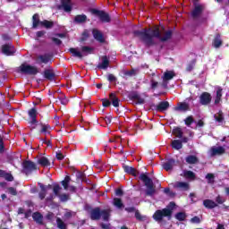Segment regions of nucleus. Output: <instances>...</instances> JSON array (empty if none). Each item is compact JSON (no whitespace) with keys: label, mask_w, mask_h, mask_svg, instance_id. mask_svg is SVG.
Here are the masks:
<instances>
[{"label":"nucleus","mask_w":229,"mask_h":229,"mask_svg":"<svg viewBox=\"0 0 229 229\" xmlns=\"http://www.w3.org/2000/svg\"><path fill=\"white\" fill-rule=\"evenodd\" d=\"M165 30L163 26L155 27L154 29H149L148 30H143L141 31H136L135 35H139V37H140V38H142L149 46L150 44H153V37L160 38V40L163 42L169 40V38H171L172 32L171 30H167L164 34Z\"/></svg>","instance_id":"obj_1"},{"label":"nucleus","mask_w":229,"mask_h":229,"mask_svg":"<svg viewBox=\"0 0 229 229\" xmlns=\"http://www.w3.org/2000/svg\"><path fill=\"white\" fill-rule=\"evenodd\" d=\"M174 202H170L167 208H164L163 210H157L154 214L153 217L155 221H162V217H171V214L173 212V208H174Z\"/></svg>","instance_id":"obj_2"},{"label":"nucleus","mask_w":229,"mask_h":229,"mask_svg":"<svg viewBox=\"0 0 229 229\" xmlns=\"http://www.w3.org/2000/svg\"><path fill=\"white\" fill-rule=\"evenodd\" d=\"M94 51V48L90 47H82L80 48H71L70 53L73 55V56H76L77 58H83V56H87L89 55H92V52Z\"/></svg>","instance_id":"obj_3"},{"label":"nucleus","mask_w":229,"mask_h":229,"mask_svg":"<svg viewBox=\"0 0 229 229\" xmlns=\"http://www.w3.org/2000/svg\"><path fill=\"white\" fill-rule=\"evenodd\" d=\"M140 179L145 183L147 187V196H153L155 194V188L153 187V181L148 177L146 174H142Z\"/></svg>","instance_id":"obj_4"},{"label":"nucleus","mask_w":229,"mask_h":229,"mask_svg":"<svg viewBox=\"0 0 229 229\" xmlns=\"http://www.w3.org/2000/svg\"><path fill=\"white\" fill-rule=\"evenodd\" d=\"M103 217L104 221H108V212L106 211H99V208H95L91 211V219L96 220V219H99V217Z\"/></svg>","instance_id":"obj_5"},{"label":"nucleus","mask_w":229,"mask_h":229,"mask_svg":"<svg viewBox=\"0 0 229 229\" xmlns=\"http://www.w3.org/2000/svg\"><path fill=\"white\" fill-rule=\"evenodd\" d=\"M20 70L24 74H37V72H38V69L37 67L30 64H21Z\"/></svg>","instance_id":"obj_6"},{"label":"nucleus","mask_w":229,"mask_h":229,"mask_svg":"<svg viewBox=\"0 0 229 229\" xmlns=\"http://www.w3.org/2000/svg\"><path fill=\"white\" fill-rule=\"evenodd\" d=\"M71 183V177L67 175L64 181H62V185L64 191H70V192H74L76 191V187L72 185H69Z\"/></svg>","instance_id":"obj_7"},{"label":"nucleus","mask_w":229,"mask_h":229,"mask_svg":"<svg viewBox=\"0 0 229 229\" xmlns=\"http://www.w3.org/2000/svg\"><path fill=\"white\" fill-rule=\"evenodd\" d=\"M225 151H226V148L225 147H212L208 153L210 157H216L217 155H223L225 154Z\"/></svg>","instance_id":"obj_8"},{"label":"nucleus","mask_w":229,"mask_h":229,"mask_svg":"<svg viewBox=\"0 0 229 229\" xmlns=\"http://www.w3.org/2000/svg\"><path fill=\"white\" fill-rule=\"evenodd\" d=\"M2 53L6 56H12L15 53V47L12 44H5L2 47Z\"/></svg>","instance_id":"obj_9"},{"label":"nucleus","mask_w":229,"mask_h":229,"mask_svg":"<svg viewBox=\"0 0 229 229\" xmlns=\"http://www.w3.org/2000/svg\"><path fill=\"white\" fill-rule=\"evenodd\" d=\"M29 117L30 119L31 128H35V126H37V109L36 108H32L29 111Z\"/></svg>","instance_id":"obj_10"},{"label":"nucleus","mask_w":229,"mask_h":229,"mask_svg":"<svg viewBox=\"0 0 229 229\" xmlns=\"http://www.w3.org/2000/svg\"><path fill=\"white\" fill-rule=\"evenodd\" d=\"M212 101V96L209 93L204 92L200 95L201 105H208Z\"/></svg>","instance_id":"obj_11"},{"label":"nucleus","mask_w":229,"mask_h":229,"mask_svg":"<svg viewBox=\"0 0 229 229\" xmlns=\"http://www.w3.org/2000/svg\"><path fill=\"white\" fill-rule=\"evenodd\" d=\"M23 169L26 174L30 173V171H35L37 169V165L33 164L31 161H25L23 163Z\"/></svg>","instance_id":"obj_12"},{"label":"nucleus","mask_w":229,"mask_h":229,"mask_svg":"<svg viewBox=\"0 0 229 229\" xmlns=\"http://www.w3.org/2000/svg\"><path fill=\"white\" fill-rule=\"evenodd\" d=\"M49 62H51V55H39L37 58L38 64H49Z\"/></svg>","instance_id":"obj_13"},{"label":"nucleus","mask_w":229,"mask_h":229,"mask_svg":"<svg viewBox=\"0 0 229 229\" xmlns=\"http://www.w3.org/2000/svg\"><path fill=\"white\" fill-rule=\"evenodd\" d=\"M92 33L95 40H98V42H105V37L103 36V33H101V31L98 30H93Z\"/></svg>","instance_id":"obj_14"},{"label":"nucleus","mask_w":229,"mask_h":229,"mask_svg":"<svg viewBox=\"0 0 229 229\" xmlns=\"http://www.w3.org/2000/svg\"><path fill=\"white\" fill-rule=\"evenodd\" d=\"M201 12H203V5L196 4L194 10L191 13V15L194 17V19H196L197 17H199Z\"/></svg>","instance_id":"obj_15"},{"label":"nucleus","mask_w":229,"mask_h":229,"mask_svg":"<svg viewBox=\"0 0 229 229\" xmlns=\"http://www.w3.org/2000/svg\"><path fill=\"white\" fill-rule=\"evenodd\" d=\"M39 187L41 189V191L39 192V198L40 199H44V198H46V192L51 191V185L44 186L39 184Z\"/></svg>","instance_id":"obj_16"},{"label":"nucleus","mask_w":229,"mask_h":229,"mask_svg":"<svg viewBox=\"0 0 229 229\" xmlns=\"http://www.w3.org/2000/svg\"><path fill=\"white\" fill-rule=\"evenodd\" d=\"M175 189H181V191H189V183L183 182H177L174 184Z\"/></svg>","instance_id":"obj_17"},{"label":"nucleus","mask_w":229,"mask_h":229,"mask_svg":"<svg viewBox=\"0 0 229 229\" xmlns=\"http://www.w3.org/2000/svg\"><path fill=\"white\" fill-rule=\"evenodd\" d=\"M221 98H223V89L216 88V95L215 98V105H219L221 103Z\"/></svg>","instance_id":"obj_18"},{"label":"nucleus","mask_w":229,"mask_h":229,"mask_svg":"<svg viewBox=\"0 0 229 229\" xmlns=\"http://www.w3.org/2000/svg\"><path fill=\"white\" fill-rule=\"evenodd\" d=\"M108 64H110L108 57L103 56L101 63L98 64V69H108Z\"/></svg>","instance_id":"obj_19"},{"label":"nucleus","mask_w":229,"mask_h":229,"mask_svg":"<svg viewBox=\"0 0 229 229\" xmlns=\"http://www.w3.org/2000/svg\"><path fill=\"white\" fill-rule=\"evenodd\" d=\"M62 6L64 12H71L72 10V5L71 4V0H63Z\"/></svg>","instance_id":"obj_20"},{"label":"nucleus","mask_w":229,"mask_h":229,"mask_svg":"<svg viewBox=\"0 0 229 229\" xmlns=\"http://www.w3.org/2000/svg\"><path fill=\"white\" fill-rule=\"evenodd\" d=\"M98 15L102 22H110V16L105 12H98Z\"/></svg>","instance_id":"obj_21"},{"label":"nucleus","mask_w":229,"mask_h":229,"mask_svg":"<svg viewBox=\"0 0 229 229\" xmlns=\"http://www.w3.org/2000/svg\"><path fill=\"white\" fill-rule=\"evenodd\" d=\"M163 81H169V80H173L174 78V72L167 71L163 75Z\"/></svg>","instance_id":"obj_22"},{"label":"nucleus","mask_w":229,"mask_h":229,"mask_svg":"<svg viewBox=\"0 0 229 229\" xmlns=\"http://www.w3.org/2000/svg\"><path fill=\"white\" fill-rule=\"evenodd\" d=\"M38 163L39 165H42V167H49V160L46 157H41L38 158Z\"/></svg>","instance_id":"obj_23"},{"label":"nucleus","mask_w":229,"mask_h":229,"mask_svg":"<svg viewBox=\"0 0 229 229\" xmlns=\"http://www.w3.org/2000/svg\"><path fill=\"white\" fill-rule=\"evenodd\" d=\"M203 205L206 207V208H216V207H217V204L210 199L204 200Z\"/></svg>","instance_id":"obj_24"},{"label":"nucleus","mask_w":229,"mask_h":229,"mask_svg":"<svg viewBox=\"0 0 229 229\" xmlns=\"http://www.w3.org/2000/svg\"><path fill=\"white\" fill-rule=\"evenodd\" d=\"M40 132L44 133V135H49L51 133V126L49 124H41Z\"/></svg>","instance_id":"obj_25"},{"label":"nucleus","mask_w":229,"mask_h":229,"mask_svg":"<svg viewBox=\"0 0 229 229\" xmlns=\"http://www.w3.org/2000/svg\"><path fill=\"white\" fill-rule=\"evenodd\" d=\"M109 99L112 102L113 106H115V107L119 106V98H117L115 94L111 93L109 95Z\"/></svg>","instance_id":"obj_26"},{"label":"nucleus","mask_w":229,"mask_h":229,"mask_svg":"<svg viewBox=\"0 0 229 229\" xmlns=\"http://www.w3.org/2000/svg\"><path fill=\"white\" fill-rule=\"evenodd\" d=\"M44 76L47 80H50V81H53L55 80V72L51 70H46L44 72Z\"/></svg>","instance_id":"obj_27"},{"label":"nucleus","mask_w":229,"mask_h":229,"mask_svg":"<svg viewBox=\"0 0 229 229\" xmlns=\"http://www.w3.org/2000/svg\"><path fill=\"white\" fill-rule=\"evenodd\" d=\"M169 108V102L164 101L158 104L157 110L159 112H164V110H167Z\"/></svg>","instance_id":"obj_28"},{"label":"nucleus","mask_w":229,"mask_h":229,"mask_svg":"<svg viewBox=\"0 0 229 229\" xmlns=\"http://www.w3.org/2000/svg\"><path fill=\"white\" fill-rule=\"evenodd\" d=\"M124 171L129 174H132V176H137L139 174V172L131 166H124Z\"/></svg>","instance_id":"obj_29"},{"label":"nucleus","mask_w":229,"mask_h":229,"mask_svg":"<svg viewBox=\"0 0 229 229\" xmlns=\"http://www.w3.org/2000/svg\"><path fill=\"white\" fill-rule=\"evenodd\" d=\"M172 148L174 149H182V148H183L182 140H173L172 141Z\"/></svg>","instance_id":"obj_30"},{"label":"nucleus","mask_w":229,"mask_h":229,"mask_svg":"<svg viewBox=\"0 0 229 229\" xmlns=\"http://www.w3.org/2000/svg\"><path fill=\"white\" fill-rule=\"evenodd\" d=\"M222 45H223V40H221V36L216 35L214 41H213V46L216 48H217V47H221Z\"/></svg>","instance_id":"obj_31"},{"label":"nucleus","mask_w":229,"mask_h":229,"mask_svg":"<svg viewBox=\"0 0 229 229\" xmlns=\"http://www.w3.org/2000/svg\"><path fill=\"white\" fill-rule=\"evenodd\" d=\"M173 165H174V160L170 159L163 165V167L165 171H171V169H173Z\"/></svg>","instance_id":"obj_32"},{"label":"nucleus","mask_w":229,"mask_h":229,"mask_svg":"<svg viewBox=\"0 0 229 229\" xmlns=\"http://www.w3.org/2000/svg\"><path fill=\"white\" fill-rule=\"evenodd\" d=\"M175 110H179L180 112H185V110H189V104L181 103L178 106L175 107Z\"/></svg>","instance_id":"obj_33"},{"label":"nucleus","mask_w":229,"mask_h":229,"mask_svg":"<svg viewBox=\"0 0 229 229\" xmlns=\"http://www.w3.org/2000/svg\"><path fill=\"white\" fill-rule=\"evenodd\" d=\"M183 176L188 180H194L196 178V174H194L192 171H184Z\"/></svg>","instance_id":"obj_34"},{"label":"nucleus","mask_w":229,"mask_h":229,"mask_svg":"<svg viewBox=\"0 0 229 229\" xmlns=\"http://www.w3.org/2000/svg\"><path fill=\"white\" fill-rule=\"evenodd\" d=\"M173 134L177 137V139H182L183 137V131H182L181 128H175L173 130Z\"/></svg>","instance_id":"obj_35"},{"label":"nucleus","mask_w":229,"mask_h":229,"mask_svg":"<svg viewBox=\"0 0 229 229\" xmlns=\"http://www.w3.org/2000/svg\"><path fill=\"white\" fill-rule=\"evenodd\" d=\"M186 162L187 164H198V157L196 156H188Z\"/></svg>","instance_id":"obj_36"},{"label":"nucleus","mask_w":229,"mask_h":229,"mask_svg":"<svg viewBox=\"0 0 229 229\" xmlns=\"http://www.w3.org/2000/svg\"><path fill=\"white\" fill-rule=\"evenodd\" d=\"M32 217L36 223L42 224V215L40 213H34Z\"/></svg>","instance_id":"obj_37"},{"label":"nucleus","mask_w":229,"mask_h":229,"mask_svg":"<svg viewBox=\"0 0 229 229\" xmlns=\"http://www.w3.org/2000/svg\"><path fill=\"white\" fill-rule=\"evenodd\" d=\"M89 37H90V31L85 30L81 37V42H87Z\"/></svg>","instance_id":"obj_38"},{"label":"nucleus","mask_w":229,"mask_h":229,"mask_svg":"<svg viewBox=\"0 0 229 229\" xmlns=\"http://www.w3.org/2000/svg\"><path fill=\"white\" fill-rule=\"evenodd\" d=\"M158 75L153 73V79L151 80V87L152 89H155L157 87V85H158V82L157 81V80H158Z\"/></svg>","instance_id":"obj_39"},{"label":"nucleus","mask_w":229,"mask_h":229,"mask_svg":"<svg viewBox=\"0 0 229 229\" xmlns=\"http://www.w3.org/2000/svg\"><path fill=\"white\" fill-rule=\"evenodd\" d=\"M113 204L117 208H123V201L121 200V199H117V198L114 199Z\"/></svg>","instance_id":"obj_40"},{"label":"nucleus","mask_w":229,"mask_h":229,"mask_svg":"<svg viewBox=\"0 0 229 229\" xmlns=\"http://www.w3.org/2000/svg\"><path fill=\"white\" fill-rule=\"evenodd\" d=\"M41 26H44V28L49 29V28H53V21H43L40 22Z\"/></svg>","instance_id":"obj_41"},{"label":"nucleus","mask_w":229,"mask_h":229,"mask_svg":"<svg viewBox=\"0 0 229 229\" xmlns=\"http://www.w3.org/2000/svg\"><path fill=\"white\" fill-rule=\"evenodd\" d=\"M56 223H57V228H60V229H66L65 223H64V221H62V219L57 218V219H56Z\"/></svg>","instance_id":"obj_42"},{"label":"nucleus","mask_w":229,"mask_h":229,"mask_svg":"<svg viewBox=\"0 0 229 229\" xmlns=\"http://www.w3.org/2000/svg\"><path fill=\"white\" fill-rule=\"evenodd\" d=\"M53 191H54L55 196H60V191H62V188L60 187V185L55 184L54 185Z\"/></svg>","instance_id":"obj_43"},{"label":"nucleus","mask_w":229,"mask_h":229,"mask_svg":"<svg viewBox=\"0 0 229 229\" xmlns=\"http://www.w3.org/2000/svg\"><path fill=\"white\" fill-rule=\"evenodd\" d=\"M85 21H87V16L85 15H78L75 17L76 22H85Z\"/></svg>","instance_id":"obj_44"},{"label":"nucleus","mask_w":229,"mask_h":229,"mask_svg":"<svg viewBox=\"0 0 229 229\" xmlns=\"http://www.w3.org/2000/svg\"><path fill=\"white\" fill-rule=\"evenodd\" d=\"M175 217L176 219H178V221H185L187 216L185 215V213H178L177 215H175Z\"/></svg>","instance_id":"obj_45"},{"label":"nucleus","mask_w":229,"mask_h":229,"mask_svg":"<svg viewBox=\"0 0 229 229\" xmlns=\"http://www.w3.org/2000/svg\"><path fill=\"white\" fill-rule=\"evenodd\" d=\"M215 119L217 123H223V113H218L217 114H215Z\"/></svg>","instance_id":"obj_46"},{"label":"nucleus","mask_w":229,"mask_h":229,"mask_svg":"<svg viewBox=\"0 0 229 229\" xmlns=\"http://www.w3.org/2000/svg\"><path fill=\"white\" fill-rule=\"evenodd\" d=\"M38 26V14L33 15V28H37Z\"/></svg>","instance_id":"obj_47"},{"label":"nucleus","mask_w":229,"mask_h":229,"mask_svg":"<svg viewBox=\"0 0 229 229\" xmlns=\"http://www.w3.org/2000/svg\"><path fill=\"white\" fill-rule=\"evenodd\" d=\"M135 74H137V70L135 69L125 72V76H135Z\"/></svg>","instance_id":"obj_48"},{"label":"nucleus","mask_w":229,"mask_h":229,"mask_svg":"<svg viewBox=\"0 0 229 229\" xmlns=\"http://www.w3.org/2000/svg\"><path fill=\"white\" fill-rule=\"evenodd\" d=\"M206 179L208 180V183H214V174H208L206 175Z\"/></svg>","instance_id":"obj_49"},{"label":"nucleus","mask_w":229,"mask_h":229,"mask_svg":"<svg viewBox=\"0 0 229 229\" xmlns=\"http://www.w3.org/2000/svg\"><path fill=\"white\" fill-rule=\"evenodd\" d=\"M4 178L7 180V182H13V176L10 174H4Z\"/></svg>","instance_id":"obj_50"},{"label":"nucleus","mask_w":229,"mask_h":229,"mask_svg":"<svg viewBox=\"0 0 229 229\" xmlns=\"http://www.w3.org/2000/svg\"><path fill=\"white\" fill-rule=\"evenodd\" d=\"M102 105L103 106H108L109 105H111L110 100L106 99V98H102Z\"/></svg>","instance_id":"obj_51"},{"label":"nucleus","mask_w":229,"mask_h":229,"mask_svg":"<svg viewBox=\"0 0 229 229\" xmlns=\"http://www.w3.org/2000/svg\"><path fill=\"white\" fill-rule=\"evenodd\" d=\"M193 121L194 120L192 119V117L189 116L185 119V124H187V126H190V124H192Z\"/></svg>","instance_id":"obj_52"},{"label":"nucleus","mask_w":229,"mask_h":229,"mask_svg":"<svg viewBox=\"0 0 229 229\" xmlns=\"http://www.w3.org/2000/svg\"><path fill=\"white\" fill-rule=\"evenodd\" d=\"M8 192H9V194H12L13 196H15L17 194V190L11 187V188L8 189Z\"/></svg>","instance_id":"obj_53"},{"label":"nucleus","mask_w":229,"mask_h":229,"mask_svg":"<svg viewBox=\"0 0 229 229\" xmlns=\"http://www.w3.org/2000/svg\"><path fill=\"white\" fill-rule=\"evenodd\" d=\"M60 101L62 105H67L69 103V100L65 97L60 98Z\"/></svg>","instance_id":"obj_54"},{"label":"nucleus","mask_w":229,"mask_h":229,"mask_svg":"<svg viewBox=\"0 0 229 229\" xmlns=\"http://www.w3.org/2000/svg\"><path fill=\"white\" fill-rule=\"evenodd\" d=\"M60 199L61 201H67V199H69V195H60Z\"/></svg>","instance_id":"obj_55"},{"label":"nucleus","mask_w":229,"mask_h":229,"mask_svg":"<svg viewBox=\"0 0 229 229\" xmlns=\"http://www.w3.org/2000/svg\"><path fill=\"white\" fill-rule=\"evenodd\" d=\"M53 42H55V44H56L57 46H60V44H62V40L56 38H52Z\"/></svg>","instance_id":"obj_56"},{"label":"nucleus","mask_w":229,"mask_h":229,"mask_svg":"<svg viewBox=\"0 0 229 229\" xmlns=\"http://www.w3.org/2000/svg\"><path fill=\"white\" fill-rule=\"evenodd\" d=\"M191 223H201V220L198 216L191 218Z\"/></svg>","instance_id":"obj_57"},{"label":"nucleus","mask_w":229,"mask_h":229,"mask_svg":"<svg viewBox=\"0 0 229 229\" xmlns=\"http://www.w3.org/2000/svg\"><path fill=\"white\" fill-rule=\"evenodd\" d=\"M107 80H108L109 81H115V76H114V74H109V75L107 76Z\"/></svg>","instance_id":"obj_58"},{"label":"nucleus","mask_w":229,"mask_h":229,"mask_svg":"<svg viewBox=\"0 0 229 229\" xmlns=\"http://www.w3.org/2000/svg\"><path fill=\"white\" fill-rule=\"evenodd\" d=\"M56 158H57V160H64V156H63V154L60 153V152H57V153H56Z\"/></svg>","instance_id":"obj_59"},{"label":"nucleus","mask_w":229,"mask_h":229,"mask_svg":"<svg viewBox=\"0 0 229 229\" xmlns=\"http://www.w3.org/2000/svg\"><path fill=\"white\" fill-rule=\"evenodd\" d=\"M4 149V146L3 143V139L0 138V153H3Z\"/></svg>","instance_id":"obj_60"},{"label":"nucleus","mask_w":229,"mask_h":229,"mask_svg":"<svg viewBox=\"0 0 229 229\" xmlns=\"http://www.w3.org/2000/svg\"><path fill=\"white\" fill-rule=\"evenodd\" d=\"M115 194H116V196H123V190L117 189V190L115 191Z\"/></svg>","instance_id":"obj_61"},{"label":"nucleus","mask_w":229,"mask_h":229,"mask_svg":"<svg viewBox=\"0 0 229 229\" xmlns=\"http://www.w3.org/2000/svg\"><path fill=\"white\" fill-rule=\"evenodd\" d=\"M216 201H217L218 203H224V202H225V199H223V198H221L220 196H218V197L216 198Z\"/></svg>","instance_id":"obj_62"},{"label":"nucleus","mask_w":229,"mask_h":229,"mask_svg":"<svg viewBox=\"0 0 229 229\" xmlns=\"http://www.w3.org/2000/svg\"><path fill=\"white\" fill-rule=\"evenodd\" d=\"M44 33H45L44 31H38L37 32V37L38 38L43 37Z\"/></svg>","instance_id":"obj_63"},{"label":"nucleus","mask_w":229,"mask_h":229,"mask_svg":"<svg viewBox=\"0 0 229 229\" xmlns=\"http://www.w3.org/2000/svg\"><path fill=\"white\" fill-rule=\"evenodd\" d=\"M56 37H59V38H65V34L64 33L56 34Z\"/></svg>","instance_id":"obj_64"}]
</instances>
